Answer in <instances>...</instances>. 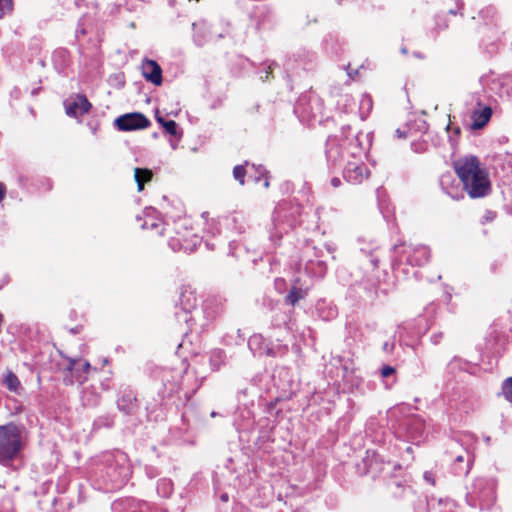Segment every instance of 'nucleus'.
<instances>
[{"label":"nucleus","instance_id":"obj_17","mask_svg":"<svg viewBox=\"0 0 512 512\" xmlns=\"http://www.w3.org/2000/svg\"><path fill=\"white\" fill-rule=\"evenodd\" d=\"M117 407L125 414H132L136 408V397L132 392L124 393L117 400Z\"/></svg>","mask_w":512,"mask_h":512},{"label":"nucleus","instance_id":"obj_38","mask_svg":"<svg viewBox=\"0 0 512 512\" xmlns=\"http://www.w3.org/2000/svg\"><path fill=\"white\" fill-rule=\"evenodd\" d=\"M425 481L431 485H434L435 484V479H434V475L429 472V471H426L423 475Z\"/></svg>","mask_w":512,"mask_h":512},{"label":"nucleus","instance_id":"obj_32","mask_svg":"<svg viewBox=\"0 0 512 512\" xmlns=\"http://www.w3.org/2000/svg\"><path fill=\"white\" fill-rule=\"evenodd\" d=\"M246 169L244 165H237L233 169V177L239 182L240 185L245 183Z\"/></svg>","mask_w":512,"mask_h":512},{"label":"nucleus","instance_id":"obj_1","mask_svg":"<svg viewBox=\"0 0 512 512\" xmlns=\"http://www.w3.org/2000/svg\"><path fill=\"white\" fill-rule=\"evenodd\" d=\"M453 167L463 190L472 199L484 198L491 193V182L487 170L476 156L468 155L454 161Z\"/></svg>","mask_w":512,"mask_h":512},{"label":"nucleus","instance_id":"obj_2","mask_svg":"<svg viewBox=\"0 0 512 512\" xmlns=\"http://www.w3.org/2000/svg\"><path fill=\"white\" fill-rule=\"evenodd\" d=\"M496 481L492 478L478 477L467 488L466 503L480 510L490 509L496 501Z\"/></svg>","mask_w":512,"mask_h":512},{"label":"nucleus","instance_id":"obj_51","mask_svg":"<svg viewBox=\"0 0 512 512\" xmlns=\"http://www.w3.org/2000/svg\"><path fill=\"white\" fill-rule=\"evenodd\" d=\"M221 499L223 501H227L228 500V496L226 494H224V495L221 496Z\"/></svg>","mask_w":512,"mask_h":512},{"label":"nucleus","instance_id":"obj_37","mask_svg":"<svg viewBox=\"0 0 512 512\" xmlns=\"http://www.w3.org/2000/svg\"><path fill=\"white\" fill-rule=\"evenodd\" d=\"M141 226L143 229H156L159 227V223L154 220H152L151 222L145 220V222Z\"/></svg>","mask_w":512,"mask_h":512},{"label":"nucleus","instance_id":"obj_58","mask_svg":"<svg viewBox=\"0 0 512 512\" xmlns=\"http://www.w3.org/2000/svg\"><path fill=\"white\" fill-rule=\"evenodd\" d=\"M3 487H4V486H2V485L0 484V488H3Z\"/></svg>","mask_w":512,"mask_h":512},{"label":"nucleus","instance_id":"obj_54","mask_svg":"<svg viewBox=\"0 0 512 512\" xmlns=\"http://www.w3.org/2000/svg\"><path fill=\"white\" fill-rule=\"evenodd\" d=\"M360 251H361L363 254H365L366 256H368V252H367L366 250L361 249Z\"/></svg>","mask_w":512,"mask_h":512},{"label":"nucleus","instance_id":"obj_15","mask_svg":"<svg viewBox=\"0 0 512 512\" xmlns=\"http://www.w3.org/2000/svg\"><path fill=\"white\" fill-rule=\"evenodd\" d=\"M91 365L86 360L69 359V364L66 368L67 371L72 373L76 381L82 384L87 379V373L90 371Z\"/></svg>","mask_w":512,"mask_h":512},{"label":"nucleus","instance_id":"obj_24","mask_svg":"<svg viewBox=\"0 0 512 512\" xmlns=\"http://www.w3.org/2000/svg\"><path fill=\"white\" fill-rule=\"evenodd\" d=\"M225 353L221 349H214L210 353V365L213 370H218L225 362Z\"/></svg>","mask_w":512,"mask_h":512},{"label":"nucleus","instance_id":"obj_7","mask_svg":"<svg viewBox=\"0 0 512 512\" xmlns=\"http://www.w3.org/2000/svg\"><path fill=\"white\" fill-rule=\"evenodd\" d=\"M446 453L451 459L453 473L467 476L474 464L475 455L471 448L463 446V437L460 441L452 442Z\"/></svg>","mask_w":512,"mask_h":512},{"label":"nucleus","instance_id":"obj_49","mask_svg":"<svg viewBox=\"0 0 512 512\" xmlns=\"http://www.w3.org/2000/svg\"><path fill=\"white\" fill-rule=\"evenodd\" d=\"M336 315V310L334 308H329V312H328V316L327 317H335Z\"/></svg>","mask_w":512,"mask_h":512},{"label":"nucleus","instance_id":"obj_45","mask_svg":"<svg viewBox=\"0 0 512 512\" xmlns=\"http://www.w3.org/2000/svg\"><path fill=\"white\" fill-rule=\"evenodd\" d=\"M396 134H397L398 138H406L407 137L406 132L402 131L401 129H397Z\"/></svg>","mask_w":512,"mask_h":512},{"label":"nucleus","instance_id":"obj_21","mask_svg":"<svg viewBox=\"0 0 512 512\" xmlns=\"http://www.w3.org/2000/svg\"><path fill=\"white\" fill-rule=\"evenodd\" d=\"M152 175V171L149 169L135 168L134 178L138 186V191L143 190L144 183L150 181Z\"/></svg>","mask_w":512,"mask_h":512},{"label":"nucleus","instance_id":"obj_56","mask_svg":"<svg viewBox=\"0 0 512 512\" xmlns=\"http://www.w3.org/2000/svg\"><path fill=\"white\" fill-rule=\"evenodd\" d=\"M450 13L451 14H456V12L454 10H452V9L450 10Z\"/></svg>","mask_w":512,"mask_h":512},{"label":"nucleus","instance_id":"obj_35","mask_svg":"<svg viewBox=\"0 0 512 512\" xmlns=\"http://www.w3.org/2000/svg\"><path fill=\"white\" fill-rule=\"evenodd\" d=\"M261 341H262L261 335H253L252 337H250V339L248 341V345L252 350H254V346L260 344Z\"/></svg>","mask_w":512,"mask_h":512},{"label":"nucleus","instance_id":"obj_40","mask_svg":"<svg viewBox=\"0 0 512 512\" xmlns=\"http://www.w3.org/2000/svg\"><path fill=\"white\" fill-rule=\"evenodd\" d=\"M461 361L460 359H453L449 364L448 368L454 370L456 367H460Z\"/></svg>","mask_w":512,"mask_h":512},{"label":"nucleus","instance_id":"obj_22","mask_svg":"<svg viewBox=\"0 0 512 512\" xmlns=\"http://www.w3.org/2000/svg\"><path fill=\"white\" fill-rule=\"evenodd\" d=\"M307 291L301 287L293 286L285 298V302L294 306L299 300L305 298Z\"/></svg>","mask_w":512,"mask_h":512},{"label":"nucleus","instance_id":"obj_53","mask_svg":"<svg viewBox=\"0 0 512 512\" xmlns=\"http://www.w3.org/2000/svg\"><path fill=\"white\" fill-rule=\"evenodd\" d=\"M318 263H319V265H320L321 267H323V270H325V265H324V263H323V262H321V261H319Z\"/></svg>","mask_w":512,"mask_h":512},{"label":"nucleus","instance_id":"obj_57","mask_svg":"<svg viewBox=\"0 0 512 512\" xmlns=\"http://www.w3.org/2000/svg\"><path fill=\"white\" fill-rule=\"evenodd\" d=\"M211 416H212V417H215V416H216V413H215V412H212V413H211Z\"/></svg>","mask_w":512,"mask_h":512},{"label":"nucleus","instance_id":"obj_3","mask_svg":"<svg viewBox=\"0 0 512 512\" xmlns=\"http://www.w3.org/2000/svg\"><path fill=\"white\" fill-rule=\"evenodd\" d=\"M23 448L22 433L14 423L0 425V464L9 466Z\"/></svg>","mask_w":512,"mask_h":512},{"label":"nucleus","instance_id":"obj_41","mask_svg":"<svg viewBox=\"0 0 512 512\" xmlns=\"http://www.w3.org/2000/svg\"><path fill=\"white\" fill-rule=\"evenodd\" d=\"M412 146V149L417 153H422L427 149V147H423L422 144H412Z\"/></svg>","mask_w":512,"mask_h":512},{"label":"nucleus","instance_id":"obj_39","mask_svg":"<svg viewBox=\"0 0 512 512\" xmlns=\"http://www.w3.org/2000/svg\"><path fill=\"white\" fill-rule=\"evenodd\" d=\"M442 337H443V334H442L441 332H439V333H434V334H432V336H431V342H432L433 344L437 345V344H439V343H440V341H441Z\"/></svg>","mask_w":512,"mask_h":512},{"label":"nucleus","instance_id":"obj_30","mask_svg":"<svg viewBox=\"0 0 512 512\" xmlns=\"http://www.w3.org/2000/svg\"><path fill=\"white\" fill-rule=\"evenodd\" d=\"M157 491L159 494H161L164 497L169 496L172 491L171 481H169L167 479L160 480L157 485Z\"/></svg>","mask_w":512,"mask_h":512},{"label":"nucleus","instance_id":"obj_25","mask_svg":"<svg viewBox=\"0 0 512 512\" xmlns=\"http://www.w3.org/2000/svg\"><path fill=\"white\" fill-rule=\"evenodd\" d=\"M100 402L99 394L95 393L93 390L85 389L82 392V403L84 406L94 407L97 406Z\"/></svg>","mask_w":512,"mask_h":512},{"label":"nucleus","instance_id":"obj_19","mask_svg":"<svg viewBox=\"0 0 512 512\" xmlns=\"http://www.w3.org/2000/svg\"><path fill=\"white\" fill-rule=\"evenodd\" d=\"M116 458L117 463H119V473L117 477L112 476L111 480L113 482H123L127 479L130 473L129 467L124 465V462L126 461V455L124 453L118 452Z\"/></svg>","mask_w":512,"mask_h":512},{"label":"nucleus","instance_id":"obj_14","mask_svg":"<svg viewBox=\"0 0 512 512\" xmlns=\"http://www.w3.org/2000/svg\"><path fill=\"white\" fill-rule=\"evenodd\" d=\"M143 77L153 83L154 85H161L162 83V69L160 65L154 61L146 59L142 64Z\"/></svg>","mask_w":512,"mask_h":512},{"label":"nucleus","instance_id":"obj_26","mask_svg":"<svg viewBox=\"0 0 512 512\" xmlns=\"http://www.w3.org/2000/svg\"><path fill=\"white\" fill-rule=\"evenodd\" d=\"M3 382L6 385V387L12 392H17L21 386L18 377L11 371H8L6 373Z\"/></svg>","mask_w":512,"mask_h":512},{"label":"nucleus","instance_id":"obj_28","mask_svg":"<svg viewBox=\"0 0 512 512\" xmlns=\"http://www.w3.org/2000/svg\"><path fill=\"white\" fill-rule=\"evenodd\" d=\"M156 120L159 124H161L165 131L172 136H175L177 134V124L173 120L165 121L162 117L156 115Z\"/></svg>","mask_w":512,"mask_h":512},{"label":"nucleus","instance_id":"obj_52","mask_svg":"<svg viewBox=\"0 0 512 512\" xmlns=\"http://www.w3.org/2000/svg\"><path fill=\"white\" fill-rule=\"evenodd\" d=\"M401 52H402L403 54H407V48H405V47L401 48Z\"/></svg>","mask_w":512,"mask_h":512},{"label":"nucleus","instance_id":"obj_8","mask_svg":"<svg viewBox=\"0 0 512 512\" xmlns=\"http://www.w3.org/2000/svg\"><path fill=\"white\" fill-rule=\"evenodd\" d=\"M395 253L399 263L406 262L411 266H423L430 259V250L425 245H395Z\"/></svg>","mask_w":512,"mask_h":512},{"label":"nucleus","instance_id":"obj_6","mask_svg":"<svg viewBox=\"0 0 512 512\" xmlns=\"http://www.w3.org/2000/svg\"><path fill=\"white\" fill-rule=\"evenodd\" d=\"M220 309L216 299L209 298L205 300L201 307H196L188 315L187 321H181L187 325L191 333L200 334L219 314Z\"/></svg>","mask_w":512,"mask_h":512},{"label":"nucleus","instance_id":"obj_36","mask_svg":"<svg viewBox=\"0 0 512 512\" xmlns=\"http://www.w3.org/2000/svg\"><path fill=\"white\" fill-rule=\"evenodd\" d=\"M442 506H445V508H447L445 512H452L453 503L451 501L440 499L438 501L439 510L441 509Z\"/></svg>","mask_w":512,"mask_h":512},{"label":"nucleus","instance_id":"obj_44","mask_svg":"<svg viewBox=\"0 0 512 512\" xmlns=\"http://www.w3.org/2000/svg\"><path fill=\"white\" fill-rule=\"evenodd\" d=\"M5 190H6V188H5L4 184L0 182V202L4 198Z\"/></svg>","mask_w":512,"mask_h":512},{"label":"nucleus","instance_id":"obj_16","mask_svg":"<svg viewBox=\"0 0 512 512\" xmlns=\"http://www.w3.org/2000/svg\"><path fill=\"white\" fill-rule=\"evenodd\" d=\"M440 185L442 190L453 200H460L464 198L463 191L459 189L458 185L454 184L451 174L442 175Z\"/></svg>","mask_w":512,"mask_h":512},{"label":"nucleus","instance_id":"obj_18","mask_svg":"<svg viewBox=\"0 0 512 512\" xmlns=\"http://www.w3.org/2000/svg\"><path fill=\"white\" fill-rule=\"evenodd\" d=\"M492 115V110L490 107H485L481 111H475L472 115L473 124L472 127L476 129H480L486 125Z\"/></svg>","mask_w":512,"mask_h":512},{"label":"nucleus","instance_id":"obj_13","mask_svg":"<svg viewBox=\"0 0 512 512\" xmlns=\"http://www.w3.org/2000/svg\"><path fill=\"white\" fill-rule=\"evenodd\" d=\"M66 113L72 117H78L86 114L90 108L91 103L86 96L78 94L71 102L65 103Z\"/></svg>","mask_w":512,"mask_h":512},{"label":"nucleus","instance_id":"obj_20","mask_svg":"<svg viewBox=\"0 0 512 512\" xmlns=\"http://www.w3.org/2000/svg\"><path fill=\"white\" fill-rule=\"evenodd\" d=\"M407 427V433L411 438H417L421 435L423 429V422L418 417H412L405 423Z\"/></svg>","mask_w":512,"mask_h":512},{"label":"nucleus","instance_id":"obj_9","mask_svg":"<svg viewBox=\"0 0 512 512\" xmlns=\"http://www.w3.org/2000/svg\"><path fill=\"white\" fill-rule=\"evenodd\" d=\"M198 298L196 292L190 286H183L180 291L179 301L177 306L179 310L175 312L178 322L187 321L188 315L197 306Z\"/></svg>","mask_w":512,"mask_h":512},{"label":"nucleus","instance_id":"obj_43","mask_svg":"<svg viewBox=\"0 0 512 512\" xmlns=\"http://www.w3.org/2000/svg\"><path fill=\"white\" fill-rule=\"evenodd\" d=\"M341 184V180L337 177L331 179V185L335 188L339 187Z\"/></svg>","mask_w":512,"mask_h":512},{"label":"nucleus","instance_id":"obj_48","mask_svg":"<svg viewBox=\"0 0 512 512\" xmlns=\"http://www.w3.org/2000/svg\"><path fill=\"white\" fill-rule=\"evenodd\" d=\"M370 262L371 264L374 266V267H377L378 265V259L374 256L371 255V259H370Z\"/></svg>","mask_w":512,"mask_h":512},{"label":"nucleus","instance_id":"obj_33","mask_svg":"<svg viewBox=\"0 0 512 512\" xmlns=\"http://www.w3.org/2000/svg\"><path fill=\"white\" fill-rule=\"evenodd\" d=\"M13 10V0H0V19Z\"/></svg>","mask_w":512,"mask_h":512},{"label":"nucleus","instance_id":"obj_5","mask_svg":"<svg viewBox=\"0 0 512 512\" xmlns=\"http://www.w3.org/2000/svg\"><path fill=\"white\" fill-rule=\"evenodd\" d=\"M355 136L350 137L346 134V128H343L340 137L332 136L327 139L325 154L329 167L340 168L351 158L349 142Z\"/></svg>","mask_w":512,"mask_h":512},{"label":"nucleus","instance_id":"obj_47","mask_svg":"<svg viewBox=\"0 0 512 512\" xmlns=\"http://www.w3.org/2000/svg\"><path fill=\"white\" fill-rule=\"evenodd\" d=\"M271 69H272V66L271 65L268 66V69L265 71V76H261V79H268Z\"/></svg>","mask_w":512,"mask_h":512},{"label":"nucleus","instance_id":"obj_27","mask_svg":"<svg viewBox=\"0 0 512 512\" xmlns=\"http://www.w3.org/2000/svg\"><path fill=\"white\" fill-rule=\"evenodd\" d=\"M251 168L253 170H255V173H256V175L253 177L254 182L258 183V182H260V180L262 178H264L263 185H264L265 188H268L270 184H269V180H268V177H267L266 169L262 165L256 166L254 164L251 165Z\"/></svg>","mask_w":512,"mask_h":512},{"label":"nucleus","instance_id":"obj_12","mask_svg":"<svg viewBox=\"0 0 512 512\" xmlns=\"http://www.w3.org/2000/svg\"><path fill=\"white\" fill-rule=\"evenodd\" d=\"M364 470L363 474H371L372 477L379 475L385 468V461L383 457L375 450H367L366 456L362 460Z\"/></svg>","mask_w":512,"mask_h":512},{"label":"nucleus","instance_id":"obj_31","mask_svg":"<svg viewBox=\"0 0 512 512\" xmlns=\"http://www.w3.org/2000/svg\"><path fill=\"white\" fill-rule=\"evenodd\" d=\"M502 394L507 401L512 402V377L504 380L502 384Z\"/></svg>","mask_w":512,"mask_h":512},{"label":"nucleus","instance_id":"obj_29","mask_svg":"<svg viewBox=\"0 0 512 512\" xmlns=\"http://www.w3.org/2000/svg\"><path fill=\"white\" fill-rule=\"evenodd\" d=\"M114 424V418L111 415H105L98 417L94 423L93 426L95 429H100L102 427L110 428Z\"/></svg>","mask_w":512,"mask_h":512},{"label":"nucleus","instance_id":"obj_46","mask_svg":"<svg viewBox=\"0 0 512 512\" xmlns=\"http://www.w3.org/2000/svg\"><path fill=\"white\" fill-rule=\"evenodd\" d=\"M260 350H262V348H260ZM259 353H265L266 355H269V356L274 355V354L272 353V350H271V349H269V348H266V349H265V350H263V351H259Z\"/></svg>","mask_w":512,"mask_h":512},{"label":"nucleus","instance_id":"obj_50","mask_svg":"<svg viewBox=\"0 0 512 512\" xmlns=\"http://www.w3.org/2000/svg\"><path fill=\"white\" fill-rule=\"evenodd\" d=\"M484 440H485V442H486L487 444H489V443H490V441H491V438H490L489 436H487V437H485V438H484Z\"/></svg>","mask_w":512,"mask_h":512},{"label":"nucleus","instance_id":"obj_10","mask_svg":"<svg viewBox=\"0 0 512 512\" xmlns=\"http://www.w3.org/2000/svg\"><path fill=\"white\" fill-rule=\"evenodd\" d=\"M150 125L149 119L142 113H127L115 119V126L120 131L145 129Z\"/></svg>","mask_w":512,"mask_h":512},{"label":"nucleus","instance_id":"obj_55","mask_svg":"<svg viewBox=\"0 0 512 512\" xmlns=\"http://www.w3.org/2000/svg\"><path fill=\"white\" fill-rule=\"evenodd\" d=\"M447 508H445V506L442 507V510L440 509V512H445Z\"/></svg>","mask_w":512,"mask_h":512},{"label":"nucleus","instance_id":"obj_34","mask_svg":"<svg viewBox=\"0 0 512 512\" xmlns=\"http://www.w3.org/2000/svg\"><path fill=\"white\" fill-rule=\"evenodd\" d=\"M380 373L383 378H388L395 373V368L389 365H385L381 368Z\"/></svg>","mask_w":512,"mask_h":512},{"label":"nucleus","instance_id":"obj_11","mask_svg":"<svg viewBox=\"0 0 512 512\" xmlns=\"http://www.w3.org/2000/svg\"><path fill=\"white\" fill-rule=\"evenodd\" d=\"M200 242L201 238L199 236L188 232L187 235L171 237L169 240V246L173 251L192 253Z\"/></svg>","mask_w":512,"mask_h":512},{"label":"nucleus","instance_id":"obj_42","mask_svg":"<svg viewBox=\"0 0 512 512\" xmlns=\"http://www.w3.org/2000/svg\"><path fill=\"white\" fill-rule=\"evenodd\" d=\"M393 347H394V344H393V343L385 342V343L383 344V347H382V348H383V350H384L385 352H391V351L393 350Z\"/></svg>","mask_w":512,"mask_h":512},{"label":"nucleus","instance_id":"obj_4","mask_svg":"<svg viewBox=\"0 0 512 512\" xmlns=\"http://www.w3.org/2000/svg\"><path fill=\"white\" fill-rule=\"evenodd\" d=\"M349 146L351 159H347L345 164L342 166L343 177L346 181L352 184H359L369 176V170L362 161L364 148L360 141L359 134H356V136L349 142Z\"/></svg>","mask_w":512,"mask_h":512},{"label":"nucleus","instance_id":"obj_23","mask_svg":"<svg viewBox=\"0 0 512 512\" xmlns=\"http://www.w3.org/2000/svg\"><path fill=\"white\" fill-rule=\"evenodd\" d=\"M372 106V98L367 94H363L359 102V114L361 120H365L368 117L372 110Z\"/></svg>","mask_w":512,"mask_h":512}]
</instances>
